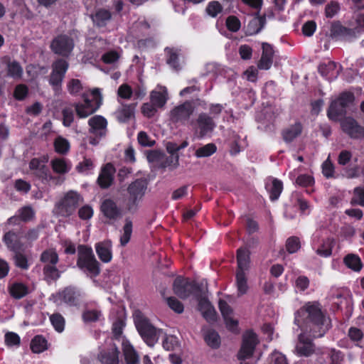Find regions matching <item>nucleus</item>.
<instances>
[{
  "label": "nucleus",
  "instance_id": "nucleus-1",
  "mask_svg": "<svg viewBox=\"0 0 364 364\" xmlns=\"http://www.w3.org/2000/svg\"><path fill=\"white\" fill-rule=\"evenodd\" d=\"M294 323L301 328L295 350L300 356H310L314 352L312 341L306 336L321 338L330 329L331 324L317 302H308L295 314Z\"/></svg>",
  "mask_w": 364,
  "mask_h": 364
},
{
  "label": "nucleus",
  "instance_id": "nucleus-2",
  "mask_svg": "<svg viewBox=\"0 0 364 364\" xmlns=\"http://www.w3.org/2000/svg\"><path fill=\"white\" fill-rule=\"evenodd\" d=\"M147 184L144 180L136 179L131 183L127 188V196L124 200V208L127 211L134 213L139 208L142 200Z\"/></svg>",
  "mask_w": 364,
  "mask_h": 364
},
{
  "label": "nucleus",
  "instance_id": "nucleus-3",
  "mask_svg": "<svg viewBox=\"0 0 364 364\" xmlns=\"http://www.w3.org/2000/svg\"><path fill=\"white\" fill-rule=\"evenodd\" d=\"M136 328L142 339L149 346H154L162 333L161 329L155 328L149 321L139 311L134 314Z\"/></svg>",
  "mask_w": 364,
  "mask_h": 364
},
{
  "label": "nucleus",
  "instance_id": "nucleus-4",
  "mask_svg": "<svg viewBox=\"0 0 364 364\" xmlns=\"http://www.w3.org/2000/svg\"><path fill=\"white\" fill-rule=\"evenodd\" d=\"M77 266L91 277H96L100 273V264L92 248L84 245L78 247Z\"/></svg>",
  "mask_w": 364,
  "mask_h": 364
},
{
  "label": "nucleus",
  "instance_id": "nucleus-5",
  "mask_svg": "<svg viewBox=\"0 0 364 364\" xmlns=\"http://www.w3.org/2000/svg\"><path fill=\"white\" fill-rule=\"evenodd\" d=\"M92 100L88 99L85 94L82 95L83 102L74 105L75 112L79 118H86L95 112L102 105V97L98 88H94L91 91Z\"/></svg>",
  "mask_w": 364,
  "mask_h": 364
},
{
  "label": "nucleus",
  "instance_id": "nucleus-6",
  "mask_svg": "<svg viewBox=\"0 0 364 364\" xmlns=\"http://www.w3.org/2000/svg\"><path fill=\"white\" fill-rule=\"evenodd\" d=\"M81 202L80 195L75 191H69L63 198L55 205L54 212L62 217H69L75 211Z\"/></svg>",
  "mask_w": 364,
  "mask_h": 364
},
{
  "label": "nucleus",
  "instance_id": "nucleus-7",
  "mask_svg": "<svg viewBox=\"0 0 364 364\" xmlns=\"http://www.w3.org/2000/svg\"><path fill=\"white\" fill-rule=\"evenodd\" d=\"M353 100L354 95L352 93H342L331 102L327 112L329 119L336 121L339 117L346 114L347 108L350 107Z\"/></svg>",
  "mask_w": 364,
  "mask_h": 364
},
{
  "label": "nucleus",
  "instance_id": "nucleus-8",
  "mask_svg": "<svg viewBox=\"0 0 364 364\" xmlns=\"http://www.w3.org/2000/svg\"><path fill=\"white\" fill-rule=\"evenodd\" d=\"M48 161V156H43L41 158H33L29 163V168L33 174L44 183H49L56 180V178L50 174L46 166Z\"/></svg>",
  "mask_w": 364,
  "mask_h": 364
},
{
  "label": "nucleus",
  "instance_id": "nucleus-9",
  "mask_svg": "<svg viewBox=\"0 0 364 364\" xmlns=\"http://www.w3.org/2000/svg\"><path fill=\"white\" fill-rule=\"evenodd\" d=\"M68 68L69 63L64 59H58L52 63L49 84L54 91L58 92L61 89L62 82Z\"/></svg>",
  "mask_w": 364,
  "mask_h": 364
},
{
  "label": "nucleus",
  "instance_id": "nucleus-10",
  "mask_svg": "<svg viewBox=\"0 0 364 364\" xmlns=\"http://www.w3.org/2000/svg\"><path fill=\"white\" fill-rule=\"evenodd\" d=\"M194 112V106L190 101L178 105L170 112V119L173 123L185 125L190 121L191 117Z\"/></svg>",
  "mask_w": 364,
  "mask_h": 364
},
{
  "label": "nucleus",
  "instance_id": "nucleus-11",
  "mask_svg": "<svg viewBox=\"0 0 364 364\" xmlns=\"http://www.w3.org/2000/svg\"><path fill=\"white\" fill-rule=\"evenodd\" d=\"M191 124L193 125L194 134L198 139L211 133L215 127L213 118L204 112L199 114L196 122H192Z\"/></svg>",
  "mask_w": 364,
  "mask_h": 364
},
{
  "label": "nucleus",
  "instance_id": "nucleus-12",
  "mask_svg": "<svg viewBox=\"0 0 364 364\" xmlns=\"http://www.w3.org/2000/svg\"><path fill=\"white\" fill-rule=\"evenodd\" d=\"M74 47L72 38L66 35H61L55 38L51 43L52 50L58 55L68 56Z\"/></svg>",
  "mask_w": 364,
  "mask_h": 364
},
{
  "label": "nucleus",
  "instance_id": "nucleus-13",
  "mask_svg": "<svg viewBox=\"0 0 364 364\" xmlns=\"http://www.w3.org/2000/svg\"><path fill=\"white\" fill-rule=\"evenodd\" d=\"M257 343V335L252 331L246 332L243 336L242 345L238 354V358L246 359L250 358Z\"/></svg>",
  "mask_w": 364,
  "mask_h": 364
},
{
  "label": "nucleus",
  "instance_id": "nucleus-14",
  "mask_svg": "<svg viewBox=\"0 0 364 364\" xmlns=\"http://www.w3.org/2000/svg\"><path fill=\"white\" fill-rule=\"evenodd\" d=\"M342 130L354 139L364 137V128L352 117H346L341 122Z\"/></svg>",
  "mask_w": 364,
  "mask_h": 364
},
{
  "label": "nucleus",
  "instance_id": "nucleus-15",
  "mask_svg": "<svg viewBox=\"0 0 364 364\" xmlns=\"http://www.w3.org/2000/svg\"><path fill=\"white\" fill-rule=\"evenodd\" d=\"M196 286L187 279L177 277L173 282V289L174 293L181 299L188 297L194 291Z\"/></svg>",
  "mask_w": 364,
  "mask_h": 364
},
{
  "label": "nucleus",
  "instance_id": "nucleus-16",
  "mask_svg": "<svg viewBox=\"0 0 364 364\" xmlns=\"http://www.w3.org/2000/svg\"><path fill=\"white\" fill-rule=\"evenodd\" d=\"M100 210L103 215L109 220H116L122 215L121 208L117 205V203L111 198H106L102 200Z\"/></svg>",
  "mask_w": 364,
  "mask_h": 364
},
{
  "label": "nucleus",
  "instance_id": "nucleus-17",
  "mask_svg": "<svg viewBox=\"0 0 364 364\" xmlns=\"http://www.w3.org/2000/svg\"><path fill=\"white\" fill-rule=\"evenodd\" d=\"M56 296L69 306H76L80 304L83 294L80 290L69 287L58 292Z\"/></svg>",
  "mask_w": 364,
  "mask_h": 364
},
{
  "label": "nucleus",
  "instance_id": "nucleus-18",
  "mask_svg": "<svg viewBox=\"0 0 364 364\" xmlns=\"http://www.w3.org/2000/svg\"><path fill=\"white\" fill-rule=\"evenodd\" d=\"M88 124L90 134L99 137L105 136L107 131V122L105 117L101 115H95L88 120Z\"/></svg>",
  "mask_w": 364,
  "mask_h": 364
},
{
  "label": "nucleus",
  "instance_id": "nucleus-19",
  "mask_svg": "<svg viewBox=\"0 0 364 364\" xmlns=\"http://www.w3.org/2000/svg\"><path fill=\"white\" fill-rule=\"evenodd\" d=\"M219 309L224 318L227 328L232 331H235L237 328V320L233 318V311L228 304L220 299L219 301Z\"/></svg>",
  "mask_w": 364,
  "mask_h": 364
},
{
  "label": "nucleus",
  "instance_id": "nucleus-20",
  "mask_svg": "<svg viewBox=\"0 0 364 364\" xmlns=\"http://www.w3.org/2000/svg\"><path fill=\"white\" fill-rule=\"evenodd\" d=\"M274 50L272 47L267 43H262V53L257 64L258 68L261 70H269L273 62Z\"/></svg>",
  "mask_w": 364,
  "mask_h": 364
},
{
  "label": "nucleus",
  "instance_id": "nucleus-21",
  "mask_svg": "<svg viewBox=\"0 0 364 364\" xmlns=\"http://www.w3.org/2000/svg\"><path fill=\"white\" fill-rule=\"evenodd\" d=\"M114 171V168L111 164H107L102 168L97 178V182L101 188H107L111 186L113 181Z\"/></svg>",
  "mask_w": 364,
  "mask_h": 364
},
{
  "label": "nucleus",
  "instance_id": "nucleus-22",
  "mask_svg": "<svg viewBox=\"0 0 364 364\" xmlns=\"http://www.w3.org/2000/svg\"><path fill=\"white\" fill-rule=\"evenodd\" d=\"M318 70L319 73L328 78V80L336 79L341 70V66L337 68L336 63L328 61V63H323L318 65Z\"/></svg>",
  "mask_w": 364,
  "mask_h": 364
},
{
  "label": "nucleus",
  "instance_id": "nucleus-23",
  "mask_svg": "<svg viewBox=\"0 0 364 364\" xmlns=\"http://www.w3.org/2000/svg\"><path fill=\"white\" fill-rule=\"evenodd\" d=\"M122 346L127 364H139V355L133 346L125 338H122Z\"/></svg>",
  "mask_w": 364,
  "mask_h": 364
},
{
  "label": "nucleus",
  "instance_id": "nucleus-24",
  "mask_svg": "<svg viewBox=\"0 0 364 364\" xmlns=\"http://www.w3.org/2000/svg\"><path fill=\"white\" fill-rule=\"evenodd\" d=\"M237 272H247L250 269V251L245 247H241L237 251Z\"/></svg>",
  "mask_w": 364,
  "mask_h": 364
},
{
  "label": "nucleus",
  "instance_id": "nucleus-25",
  "mask_svg": "<svg viewBox=\"0 0 364 364\" xmlns=\"http://www.w3.org/2000/svg\"><path fill=\"white\" fill-rule=\"evenodd\" d=\"M95 250L99 258L103 262L107 263L112 260V242L109 240L97 243Z\"/></svg>",
  "mask_w": 364,
  "mask_h": 364
},
{
  "label": "nucleus",
  "instance_id": "nucleus-26",
  "mask_svg": "<svg viewBox=\"0 0 364 364\" xmlns=\"http://www.w3.org/2000/svg\"><path fill=\"white\" fill-rule=\"evenodd\" d=\"M198 310L208 321H215L216 316L215 310L206 298L203 297L199 299Z\"/></svg>",
  "mask_w": 364,
  "mask_h": 364
},
{
  "label": "nucleus",
  "instance_id": "nucleus-27",
  "mask_svg": "<svg viewBox=\"0 0 364 364\" xmlns=\"http://www.w3.org/2000/svg\"><path fill=\"white\" fill-rule=\"evenodd\" d=\"M167 95V89L165 87L160 86L151 92V102L156 107H162L168 100Z\"/></svg>",
  "mask_w": 364,
  "mask_h": 364
},
{
  "label": "nucleus",
  "instance_id": "nucleus-28",
  "mask_svg": "<svg viewBox=\"0 0 364 364\" xmlns=\"http://www.w3.org/2000/svg\"><path fill=\"white\" fill-rule=\"evenodd\" d=\"M265 23V16H260L257 13L256 16L252 18L247 26V34L252 36L258 33L263 28Z\"/></svg>",
  "mask_w": 364,
  "mask_h": 364
},
{
  "label": "nucleus",
  "instance_id": "nucleus-29",
  "mask_svg": "<svg viewBox=\"0 0 364 364\" xmlns=\"http://www.w3.org/2000/svg\"><path fill=\"white\" fill-rule=\"evenodd\" d=\"M53 171L58 174H65L71 168V164L65 159L56 158L50 161Z\"/></svg>",
  "mask_w": 364,
  "mask_h": 364
},
{
  "label": "nucleus",
  "instance_id": "nucleus-30",
  "mask_svg": "<svg viewBox=\"0 0 364 364\" xmlns=\"http://www.w3.org/2000/svg\"><path fill=\"white\" fill-rule=\"evenodd\" d=\"M118 120L125 122L134 117V106L133 105H122L116 112Z\"/></svg>",
  "mask_w": 364,
  "mask_h": 364
},
{
  "label": "nucleus",
  "instance_id": "nucleus-31",
  "mask_svg": "<svg viewBox=\"0 0 364 364\" xmlns=\"http://www.w3.org/2000/svg\"><path fill=\"white\" fill-rule=\"evenodd\" d=\"M301 124L300 123H295L283 131V139L286 142H291L301 134Z\"/></svg>",
  "mask_w": 364,
  "mask_h": 364
},
{
  "label": "nucleus",
  "instance_id": "nucleus-32",
  "mask_svg": "<svg viewBox=\"0 0 364 364\" xmlns=\"http://www.w3.org/2000/svg\"><path fill=\"white\" fill-rule=\"evenodd\" d=\"M266 188L269 193L270 199L274 201L279 198L283 190V183L277 178H272L271 183L266 185Z\"/></svg>",
  "mask_w": 364,
  "mask_h": 364
},
{
  "label": "nucleus",
  "instance_id": "nucleus-33",
  "mask_svg": "<svg viewBox=\"0 0 364 364\" xmlns=\"http://www.w3.org/2000/svg\"><path fill=\"white\" fill-rule=\"evenodd\" d=\"M40 261L43 266L57 264L59 261L58 255L54 249L46 250L41 253Z\"/></svg>",
  "mask_w": 364,
  "mask_h": 364
},
{
  "label": "nucleus",
  "instance_id": "nucleus-34",
  "mask_svg": "<svg viewBox=\"0 0 364 364\" xmlns=\"http://www.w3.org/2000/svg\"><path fill=\"white\" fill-rule=\"evenodd\" d=\"M57 264L43 265V273L44 279L50 282L58 280L61 275V272L56 267Z\"/></svg>",
  "mask_w": 364,
  "mask_h": 364
},
{
  "label": "nucleus",
  "instance_id": "nucleus-35",
  "mask_svg": "<svg viewBox=\"0 0 364 364\" xmlns=\"http://www.w3.org/2000/svg\"><path fill=\"white\" fill-rule=\"evenodd\" d=\"M119 353V350L114 347L110 351L101 353L99 358L104 364H118Z\"/></svg>",
  "mask_w": 364,
  "mask_h": 364
},
{
  "label": "nucleus",
  "instance_id": "nucleus-36",
  "mask_svg": "<svg viewBox=\"0 0 364 364\" xmlns=\"http://www.w3.org/2000/svg\"><path fill=\"white\" fill-rule=\"evenodd\" d=\"M4 240L10 250L16 252L21 249L18 236L14 232L9 231L6 232L4 236Z\"/></svg>",
  "mask_w": 364,
  "mask_h": 364
},
{
  "label": "nucleus",
  "instance_id": "nucleus-37",
  "mask_svg": "<svg viewBox=\"0 0 364 364\" xmlns=\"http://www.w3.org/2000/svg\"><path fill=\"white\" fill-rule=\"evenodd\" d=\"M203 336L206 343L213 348H217L220 345V338L218 333L212 329L204 331Z\"/></svg>",
  "mask_w": 364,
  "mask_h": 364
},
{
  "label": "nucleus",
  "instance_id": "nucleus-38",
  "mask_svg": "<svg viewBox=\"0 0 364 364\" xmlns=\"http://www.w3.org/2000/svg\"><path fill=\"white\" fill-rule=\"evenodd\" d=\"M111 17V13L106 9H100L92 16L93 22L100 27L105 26Z\"/></svg>",
  "mask_w": 364,
  "mask_h": 364
},
{
  "label": "nucleus",
  "instance_id": "nucleus-39",
  "mask_svg": "<svg viewBox=\"0 0 364 364\" xmlns=\"http://www.w3.org/2000/svg\"><path fill=\"white\" fill-rule=\"evenodd\" d=\"M235 284L237 289V294L239 296L246 294L248 290L247 272H236Z\"/></svg>",
  "mask_w": 364,
  "mask_h": 364
},
{
  "label": "nucleus",
  "instance_id": "nucleus-40",
  "mask_svg": "<svg viewBox=\"0 0 364 364\" xmlns=\"http://www.w3.org/2000/svg\"><path fill=\"white\" fill-rule=\"evenodd\" d=\"M48 348L47 341L41 336H35L31 342V349L35 353H40Z\"/></svg>",
  "mask_w": 364,
  "mask_h": 364
},
{
  "label": "nucleus",
  "instance_id": "nucleus-41",
  "mask_svg": "<svg viewBox=\"0 0 364 364\" xmlns=\"http://www.w3.org/2000/svg\"><path fill=\"white\" fill-rule=\"evenodd\" d=\"M217 151V146L213 143H209L200 147H198L195 151V156L197 158L209 157Z\"/></svg>",
  "mask_w": 364,
  "mask_h": 364
},
{
  "label": "nucleus",
  "instance_id": "nucleus-42",
  "mask_svg": "<svg viewBox=\"0 0 364 364\" xmlns=\"http://www.w3.org/2000/svg\"><path fill=\"white\" fill-rule=\"evenodd\" d=\"M346 265L355 272H359L362 268V262L360 257L354 254H348L344 257Z\"/></svg>",
  "mask_w": 364,
  "mask_h": 364
},
{
  "label": "nucleus",
  "instance_id": "nucleus-43",
  "mask_svg": "<svg viewBox=\"0 0 364 364\" xmlns=\"http://www.w3.org/2000/svg\"><path fill=\"white\" fill-rule=\"evenodd\" d=\"M333 247V240L331 238H327L323 241L321 245L316 250V252L321 257H327L331 255Z\"/></svg>",
  "mask_w": 364,
  "mask_h": 364
},
{
  "label": "nucleus",
  "instance_id": "nucleus-44",
  "mask_svg": "<svg viewBox=\"0 0 364 364\" xmlns=\"http://www.w3.org/2000/svg\"><path fill=\"white\" fill-rule=\"evenodd\" d=\"M9 292L15 299H21L28 293V290L23 284L14 283L10 287Z\"/></svg>",
  "mask_w": 364,
  "mask_h": 364
},
{
  "label": "nucleus",
  "instance_id": "nucleus-45",
  "mask_svg": "<svg viewBox=\"0 0 364 364\" xmlns=\"http://www.w3.org/2000/svg\"><path fill=\"white\" fill-rule=\"evenodd\" d=\"M125 223L123 227V232L120 237V244L122 246H125L130 240L132 233V222L129 218H126Z\"/></svg>",
  "mask_w": 364,
  "mask_h": 364
},
{
  "label": "nucleus",
  "instance_id": "nucleus-46",
  "mask_svg": "<svg viewBox=\"0 0 364 364\" xmlns=\"http://www.w3.org/2000/svg\"><path fill=\"white\" fill-rule=\"evenodd\" d=\"M68 92L73 96L77 95L83 89L81 81L78 79H70L66 84Z\"/></svg>",
  "mask_w": 364,
  "mask_h": 364
},
{
  "label": "nucleus",
  "instance_id": "nucleus-47",
  "mask_svg": "<svg viewBox=\"0 0 364 364\" xmlns=\"http://www.w3.org/2000/svg\"><path fill=\"white\" fill-rule=\"evenodd\" d=\"M166 52L168 55L167 63L175 70L180 68L179 63L178 62V58L179 55V50L176 48H166Z\"/></svg>",
  "mask_w": 364,
  "mask_h": 364
},
{
  "label": "nucleus",
  "instance_id": "nucleus-48",
  "mask_svg": "<svg viewBox=\"0 0 364 364\" xmlns=\"http://www.w3.org/2000/svg\"><path fill=\"white\" fill-rule=\"evenodd\" d=\"M350 203L353 205L364 206V186L356 187L353 191V196L351 198Z\"/></svg>",
  "mask_w": 364,
  "mask_h": 364
},
{
  "label": "nucleus",
  "instance_id": "nucleus-49",
  "mask_svg": "<svg viewBox=\"0 0 364 364\" xmlns=\"http://www.w3.org/2000/svg\"><path fill=\"white\" fill-rule=\"evenodd\" d=\"M163 347L166 350H173L179 347V341L176 336L173 335L165 336L163 340Z\"/></svg>",
  "mask_w": 364,
  "mask_h": 364
},
{
  "label": "nucleus",
  "instance_id": "nucleus-50",
  "mask_svg": "<svg viewBox=\"0 0 364 364\" xmlns=\"http://www.w3.org/2000/svg\"><path fill=\"white\" fill-rule=\"evenodd\" d=\"M50 320L57 331L62 332L64 330L65 319L60 314H53L50 316Z\"/></svg>",
  "mask_w": 364,
  "mask_h": 364
},
{
  "label": "nucleus",
  "instance_id": "nucleus-51",
  "mask_svg": "<svg viewBox=\"0 0 364 364\" xmlns=\"http://www.w3.org/2000/svg\"><path fill=\"white\" fill-rule=\"evenodd\" d=\"M35 215V212L30 206H25L18 210L19 219L28 222L31 220Z\"/></svg>",
  "mask_w": 364,
  "mask_h": 364
},
{
  "label": "nucleus",
  "instance_id": "nucleus-52",
  "mask_svg": "<svg viewBox=\"0 0 364 364\" xmlns=\"http://www.w3.org/2000/svg\"><path fill=\"white\" fill-rule=\"evenodd\" d=\"M101 312L96 309H87L82 314V318L85 322H95L99 320Z\"/></svg>",
  "mask_w": 364,
  "mask_h": 364
},
{
  "label": "nucleus",
  "instance_id": "nucleus-53",
  "mask_svg": "<svg viewBox=\"0 0 364 364\" xmlns=\"http://www.w3.org/2000/svg\"><path fill=\"white\" fill-rule=\"evenodd\" d=\"M8 74L16 78V77H21L22 73H23V69L16 61L10 62L8 64Z\"/></svg>",
  "mask_w": 364,
  "mask_h": 364
},
{
  "label": "nucleus",
  "instance_id": "nucleus-54",
  "mask_svg": "<svg viewBox=\"0 0 364 364\" xmlns=\"http://www.w3.org/2000/svg\"><path fill=\"white\" fill-rule=\"evenodd\" d=\"M223 10V7L221 4L217 1H212L208 3L206 7L207 14L212 16L215 17L218 14H220Z\"/></svg>",
  "mask_w": 364,
  "mask_h": 364
},
{
  "label": "nucleus",
  "instance_id": "nucleus-55",
  "mask_svg": "<svg viewBox=\"0 0 364 364\" xmlns=\"http://www.w3.org/2000/svg\"><path fill=\"white\" fill-rule=\"evenodd\" d=\"M168 306L176 313L181 314L183 311V305L175 297H168L166 299Z\"/></svg>",
  "mask_w": 364,
  "mask_h": 364
},
{
  "label": "nucleus",
  "instance_id": "nucleus-56",
  "mask_svg": "<svg viewBox=\"0 0 364 364\" xmlns=\"http://www.w3.org/2000/svg\"><path fill=\"white\" fill-rule=\"evenodd\" d=\"M5 343L7 346H19L21 338L19 336L14 332H7L4 336Z\"/></svg>",
  "mask_w": 364,
  "mask_h": 364
},
{
  "label": "nucleus",
  "instance_id": "nucleus-57",
  "mask_svg": "<svg viewBox=\"0 0 364 364\" xmlns=\"http://www.w3.org/2000/svg\"><path fill=\"white\" fill-rule=\"evenodd\" d=\"M54 146L55 151L60 154H65L69 149L68 141L61 137H58L55 139Z\"/></svg>",
  "mask_w": 364,
  "mask_h": 364
},
{
  "label": "nucleus",
  "instance_id": "nucleus-58",
  "mask_svg": "<svg viewBox=\"0 0 364 364\" xmlns=\"http://www.w3.org/2000/svg\"><path fill=\"white\" fill-rule=\"evenodd\" d=\"M117 95L122 99L129 100L133 95V90L128 84H122L118 88Z\"/></svg>",
  "mask_w": 364,
  "mask_h": 364
},
{
  "label": "nucleus",
  "instance_id": "nucleus-59",
  "mask_svg": "<svg viewBox=\"0 0 364 364\" xmlns=\"http://www.w3.org/2000/svg\"><path fill=\"white\" fill-rule=\"evenodd\" d=\"M94 167L93 162L90 159H85L82 162L79 163L76 166V169L79 173H87Z\"/></svg>",
  "mask_w": 364,
  "mask_h": 364
},
{
  "label": "nucleus",
  "instance_id": "nucleus-60",
  "mask_svg": "<svg viewBox=\"0 0 364 364\" xmlns=\"http://www.w3.org/2000/svg\"><path fill=\"white\" fill-rule=\"evenodd\" d=\"M226 26L229 31L237 32L240 28V21L236 16H230L226 20Z\"/></svg>",
  "mask_w": 364,
  "mask_h": 364
},
{
  "label": "nucleus",
  "instance_id": "nucleus-61",
  "mask_svg": "<svg viewBox=\"0 0 364 364\" xmlns=\"http://www.w3.org/2000/svg\"><path fill=\"white\" fill-rule=\"evenodd\" d=\"M286 247L289 253H294L300 248V242L298 237H291L287 240Z\"/></svg>",
  "mask_w": 364,
  "mask_h": 364
},
{
  "label": "nucleus",
  "instance_id": "nucleus-62",
  "mask_svg": "<svg viewBox=\"0 0 364 364\" xmlns=\"http://www.w3.org/2000/svg\"><path fill=\"white\" fill-rule=\"evenodd\" d=\"M297 185L302 187L311 186L314 183V178L309 175L302 174L297 177L296 180Z\"/></svg>",
  "mask_w": 364,
  "mask_h": 364
},
{
  "label": "nucleus",
  "instance_id": "nucleus-63",
  "mask_svg": "<svg viewBox=\"0 0 364 364\" xmlns=\"http://www.w3.org/2000/svg\"><path fill=\"white\" fill-rule=\"evenodd\" d=\"M329 357L331 359V364H339L342 362L344 358V355L341 351L331 348L329 353Z\"/></svg>",
  "mask_w": 364,
  "mask_h": 364
},
{
  "label": "nucleus",
  "instance_id": "nucleus-64",
  "mask_svg": "<svg viewBox=\"0 0 364 364\" xmlns=\"http://www.w3.org/2000/svg\"><path fill=\"white\" fill-rule=\"evenodd\" d=\"M15 264L21 269H26L28 267V261L26 256L18 251L15 252Z\"/></svg>",
  "mask_w": 364,
  "mask_h": 364
}]
</instances>
